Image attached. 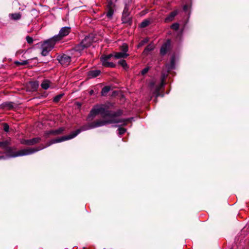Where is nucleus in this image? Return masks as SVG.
<instances>
[{"label":"nucleus","mask_w":249,"mask_h":249,"mask_svg":"<svg viewBox=\"0 0 249 249\" xmlns=\"http://www.w3.org/2000/svg\"><path fill=\"white\" fill-rule=\"evenodd\" d=\"M59 62L64 67H67L71 62V57L66 54L59 55L57 57Z\"/></svg>","instance_id":"obj_7"},{"label":"nucleus","mask_w":249,"mask_h":249,"mask_svg":"<svg viewBox=\"0 0 249 249\" xmlns=\"http://www.w3.org/2000/svg\"><path fill=\"white\" fill-rule=\"evenodd\" d=\"M71 31V28L68 26L62 27L59 31L58 35L52 37L56 42L61 40L65 37L67 36Z\"/></svg>","instance_id":"obj_6"},{"label":"nucleus","mask_w":249,"mask_h":249,"mask_svg":"<svg viewBox=\"0 0 249 249\" xmlns=\"http://www.w3.org/2000/svg\"><path fill=\"white\" fill-rule=\"evenodd\" d=\"M40 141V138L36 137L29 140H23L21 142L23 144L27 145H33L36 143H39Z\"/></svg>","instance_id":"obj_10"},{"label":"nucleus","mask_w":249,"mask_h":249,"mask_svg":"<svg viewBox=\"0 0 249 249\" xmlns=\"http://www.w3.org/2000/svg\"><path fill=\"white\" fill-rule=\"evenodd\" d=\"M56 43V42L53 37L45 41L41 45V55L44 56H47L49 52L53 48Z\"/></svg>","instance_id":"obj_4"},{"label":"nucleus","mask_w":249,"mask_h":249,"mask_svg":"<svg viewBox=\"0 0 249 249\" xmlns=\"http://www.w3.org/2000/svg\"><path fill=\"white\" fill-rule=\"evenodd\" d=\"M26 40H27V42L30 44L32 43L33 42V39L32 37H31L29 36H27L26 37Z\"/></svg>","instance_id":"obj_38"},{"label":"nucleus","mask_w":249,"mask_h":249,"mask_svg":"<svg viewBox=\"0 0 249 249\" xmlns=\"http://www.w3.org/2000/svg\"><path fill=\"white\" fill-rule=\"evenodd\" d=\"M188 8V6L187 5H184V6H183V10H184L185 12H186V11H187Z\"/></svg>","instance_id":"obj_39"},{"label":"nucleus","mask_w":249,"mask_h":249,"mask_svg":"<svg viewBox=\"0 0 249 249\" xmlns=\"http://www.w3.org/2000/svg\"><path fill=\"white\" fill-rule=\"evenodd\" d=\"M171 47V40L168 39L161 47L160 50V53L162 55H165L168 51L170 49Z\"/></svg>","instance_id":"obj_11"},{"label":"nucleus","mask_w":249,"mask_h":249,"mask_svg":"<svg viewBox=\"0 0 249 249\" xmlns=\"http://www.w3.org/2000/svg\"><path fill=\"white\" fill-rule=\"evenodd\" d=\"M122 20L123 23H131V19L129 16H122Z\"/></svg>","instance_id":"obj_24"},{"label":"nucleus","mask_w":249,"mask_h":249,"mask_svg":"<svg viewBox=\"0 0 249 249\" xmlns=\"http://www.w3.org/2000/svg\"><path fill=\"white\" fill-rule=\"evenodd\" d=\"M100 71L95 70H92L88 72V76L89 78H94L98 76L100 74Z\"/></svg>","instance_id":"obj_18"},{"label":"nucleus","mask_w":249,"mask_h":249,"mask_svg":"<svg viewBox=\"0 0 249 249\" xmlns=\"http://www.w3.org/2000/svg\"><path fill=\"white\" fill-rule=\"evenodd\" d=\"M118 131L119 135H122L124 134L126 132V129L124 128L119 127L118 129Z\"/></svg>","instance_id":"obj_32"},{"label":"nucleus","mask_w":249,"mask_h":249,"mask_svg":"<svg viewBox=\"0 0 249 249\" xmlns=\"http://www.w3.org/2000/svg\"><path fill=\"white\" fill-rule=\"evenodd\" d=\"M171 28L175 31H177L179 28V24L178 23H175L171 26Z\"/></svg>","instance_id":"obj_33"},{"label":"nucleus","mask_w":249,"mask_h":249,"mask_svg":"<svg viewBox=\"0 0 249 249\" xmlns=\"http://www.w3.org/2000/svg\"><path fill=\"white\" fill-rule=\"evenodd\" d=\"M39 84L37 81L30 82L28 84V88L30 89V91H34L37 90Z\"/></svg>","instance_id":"obj_15"},{"label":"nucleus","mask_w":249,"mask_h":249,"mask_svg":"<svg viewBox=\"0 0 249 249\" xmlns=\"http://www.w3.org/2000/svg\"><path fill=\"white\" fill-rule=\"evenodd\" d=\"M122 16H129V8L126 4L123 10Z\"/></svg>","instance_id":"obj_28"},{"label":"nucleus","mask_w":249,"mask_h":249,"mask_svg":"<svg viewBox=\"0 0 249 249\" xmlns=\"http://www.w3.org/2000/svg\"><path fill=\"white\" fill-rule=\"evenodd\" d=\"M119 64L121 65L124 69L127 68V64L124 60H121L118 62Z\"/></svg>","instance_id":"obj_30"},{"label":"nucleus","mask_w":249,"mask_h":249,"mask_svg":"<svg viewBox=\"0 0 249 249\" xmlns=\"http://www.w3.org/2000/svg\"><path fill=\"white\" fill-rule=\"evenodd\" d=\"M85 48H86L81 42L80 43L75 46V47L73 48V50L77 52L80 55L81 52L83 51Z\"/></svg>","instance_id":"obj_17"},{"label":"nucleus","mask_w":249,"mask_h":249,"mask_svg":"<svg viewBox=\"0 0 249 249\" xmlns=\"http://www.w3.org/2000/svg\"><path fill=\"white\" fill-rule=\"evenodd\" d=\"M64 93H61L55 96L53 99V102L54 103L58 102L64 96Z\"/></svg>","instance_id":"obj_26"},{"label":"nucleus","mask_w":249,"mask_h":249,"mask_svg":"<svg viewBox=\"0 0 249 249\" xmlns=\"http://www.w3.org/2000/svg\"><path fill=\"white\" fill-rule=\"evenodd\" d=\"M89 93L90 95H93V93H94V90H92V89L90 90L89 91Z\"/></svg>","instance_id":"obj_40"},{"label":"nucleus","mask_w":249,"mask_h":249,"mask_svg":"<svg viewBox=\"0 0 249 249\" xmlns=\"http://www.w3.org/2000/svg\"><path fill=\"white\" fill-rule=\"evenodd\" d=\"M149 21L148 20L145 19L141 22L140 26L141 28H144L147 26L149 24Z\"/></svg>","instance_id":"obj_29"},{"label":"nucleus","mask_w":249,"mask_h":249,"mask_svg":"<svg viewBox=\"0 0 249 249\" xmlns=\"http://www.w3.org/2000/svg\"><path fill=\"white\" fill-rule=\"evenodd\" d=\"M175 60L174 56H172L170 64L168 65L167 66L168 67V70H172L175 68Z\"/></svg>","instance_id":"obj_21"},{"label":"nucleus","mask_w":249,"mask_h":249,"mask_svg":"<svg viewBox=\"0 0 249 249\" xmlns=\"http://www.w3.org/2000/svg\"><path fill=\"white\" fill-rule=\"evenodd\" d=\"M113 56L112 54L102 56L101 57V61L102 62V65L106 67L114 68L116 66L115 64L108 61V60Z\"/></svg>","instance_id":"obj_8"},{"label":"nucleus","mask_w":249,"mask_h":249,"mask_svg":"<svg viewBox=\"0 0 249 249\" xmlns=\"http://www.w3.org/2000/svg\"><path fill=\"white\" fill-rule=\"evenodd\" d=\"M164 80L165 76L164 75H162L161 79V82L160 84H159L158 85H157L155 87L154 83H151L150 84L151 91L153 93V94L155 96L156 98H157L158 97L161 95V94L160 93V91L161 89H162L164 87L165 84Z\"/></svg>","instance_id":"obj_5"},{"label":"nucleus","mask_w":249,"mask_h":249,"mask_svg":"<svg viewBox=\"0 0 249 249\" xmlns=\"http://www.w3.org/2000/svg\"><path fill=\"white\" fill-rule=\"evenodd\" d=\"M16 63L18 64L21 65H26L29 63V60H26L22 61L21 62L17 61L16 62Z\"/></svg>","instance_id":"obj_34"},{"label":"nucleus","mask_w":249,"mask_h":249,"mask_svg":"<svg viewBox=\"0 0 249 249\" xmlns=\"http://www.w3.org/2000/svg\"><path fill=\"white\" fill-rule=\"evenodd\" d=\"M110 90V87L109 86H105L104 87L101 91V95L102 96H106L108 91Z\"/></svg>","instance_id":"obj_22"},{"label":"nucleus","mask_w":249,"mask_h":249,"mask_svg":"<svg viewBox=\"0 0 249 249\" xmlns=\"http://www.w3.org/2000/svg\"><path fill=\"white\" fill-rule=\"evenodd\" d=\"M51 82L48 80H44L41 84V88L44 89H47L50 86Z\"/></svg>","instance_id":"obj_20"},{"label":"nucleus","mask_w":249,"mask_h":249,"mask_svg":"<svg viewBox=\"0 0 249 249\" xmlns=\"http://www.w3.org/2000/svg\"><path fill=\"white\" fill-rule=\"evenodd\" d=\"M64 130V128L60 127L57 129L47 131L45 132V134L46 136V137L50 135L59 134L62 133Z\"/></svg>","instance_id":"obj_13"},{"label":"nucleus","mask_w":249,"mask_h":249,"mask_svg":"<svg viewBox=\"0 0 249 249\" xmlns=\"http://www.w3.org/2000/svg\"><path fill=\"white\" fill-rule=\"evenodd\" d=\"M149 68L148 67H147L145 68H144L142 71H141V74L142 75H145L149 71Z\"/></svg>","instance_id":"obj_37"},{"label":"nucleus","mask_w":249,"mask_h":249,"mask_svg":"<svg viewBox=\"0 0 249 249\" xmlns=\"http://www.w3.org/2000/svg\"><path fill=\"white\" fill-rule=\"evenodd\" d=\"M122 114V111L120 110L114 112L108 109L107 106L101 104L97 105L93 107L89 114L87 120H92L97 114H100L103 118L107 117H114L120 116Z\"/></svg>","instance_id":"obj_3"},{"label":"nucleus","mask_w":249,"mask_h":249,"mask_svg":"<svg viewBox=\"0 0 249 249\" xmlns=\"http://www.w3.org/2000/svg\"><path fill=\"white\" fill-rule=\"evenodd\" d=\"M148 40L147 38H144L142 40L139 44V47H141L143 46L144 44L148 42Z\"/></svg>","instance_id":"obj_36"},{"label":"nucleus","mask_w":249,"mask_h":249,"mask_svg":"<svg viewBox=\"0 0 249 249\" xmlns=\"http://www.w3.org/2000/svg\"><path fill=\"white\" fill-rule=\"evenodd\" d=\"M3 130L5 132H8L9 131V127L8 124L7 123L3 124Z\"/></svg>","instance_id":"obj_35"},{"label":"nucleus","mask_w":249,"mask_h":249,"mask_svg":"<svg viewBox=\"0 0 249 249\" xmlns=\"http://www.w3.org/2000/svg\"><path fill=\"white\" fill-rule=\"evenodd\" d=\"M128 121L129 119H115L114 118H111L108 121L98 120L90 124L82 126L80 128L72 132L68 135L64 136L60 138L50 140V142L48 144V146H50L52 144L55 143L60 142L73 139L77 136L81 131L102 126L107 124L122 123V125H125L126 124V122Z\"/></svg>","instance_id":"obj_1"},{"label":"nucleus","mask_w":249,"mask_h":249,"mask_svg":"<svg viewBox=\"0 0 249 249\" xmlns=\"http://www.w3.org/2000/svg\"><path fill=\"white\" fill-rule=\"evenodd\" d=\"M11 145L10 140L0 142V148H1L4 151Z\"/></svg>","instance_id":"obj_16"},{"label":"nucleus","mask_w":249,"mask_h":249,"mask_svg":"<svg viewBox=\"0 0 249 249\" xmlns=\"http://www.w3.org/2000/svg\"><path fill=\"white\" fill-rule=\"evenodd\" d=\"M178 10L177 9L172 12L165 19V22H170L172 21L176 16L178 13Z\"/></svg>","instance_id":"obj_14"},{"label":"nucleus","mask_w":249,"mask_h":249,"mask_svg":"<svg viewBox=\"0 0 249 249\" xmlns=\"http://www.w3.org/2000/svg\"><path fill=\"white\" fill-rule=\"evenodd\" d=\"M93 41V39L90 36H86L84 39L82 40L81 42L85 46V47L87 48L89 47L92 42Z\"/></svg>","instance_id":"obj_12"},{"label":"nucleus","mask_w":249,"mask_h":249,"mask_svg":"<svg viewBox=\"0 0 249 249\" xmlns=\"http://www.w3.org/2000/svg\"><path fill=\"white\" fill-rule=\"evenodd\" d=\"M114 7L115 4L113 2L110 0H108V4L107 5V12L106 13V17L109 19H111L112 18L114 14Z\"/></svg>","instance_id":"obj_9"},{"label":"nucleus","mask_w":249,"mask_h":249,"mask_svg":"<svg viewBox=\"0 0 249 249\" xmlns=\"http://www.w3.org/2000/svg\"><path fill=\"white\" fill-rule=\"evenodd\" d=\"M50 142V141L48 142L46 145L44 146L40 145L36 148L28 147L20 149L18 151H14L11 147L9 146L3 152H0V160L31 155L48 147L49 146H48V145Z\"/></svg>","instance_id":"obj_2"},{"label":"nucleus","mask_w":249,"mask_h":249,"mask_svg":"<svg viewBox=\"0 0 249 249\" xmlns=\"http://www.w3.org/2000/svg\"><path fill=\"white\" fill-rule=\"evenodd\" d=\"M4 107H7L9 109H11L14 107V103L12 102H7L2 104Z\"/></svg>","instance_id":"obj_23"},{"label":"nucleus","mask_w":249,"mask_h":249,"mask_svg":"<svg viewBox=\"0 0 249 249\" xmlns=\"http://www.w3.org/2000/svg\"><path fill=\"white\" fill-rule=\"evenodd\" d=\"M121 52L126 53L128 50V45L124 43L121 47Z\"/></svg>","instance_id":"obj_27"},{"label":"nucleus","mask_w":249,"mask_h":249,"mask_svg":"<svg viewBox=\"0 0 249 249\" xmlns=\"http://www.w3.org/2000/svg\"><path fill=\"white\" fill-rule=\"evenodd\" d=\"M154 49V46L152 44H149L146 46L145 48L144 52H148Z\"/></svg>","instance_id":"obj_31"},{"label":"nucleus","mask_w":249,"mask_h":249,"mask_svg":"<svg viewBox=\"0 0 249 249\" xmlns=\"http://www.w3.org/2000/svg\"><path fill=\"white\" fill-rule=\"evenodd\" d=\"M129 54L127 53L123 52H117L114 53V56L116 59H120L122 58H126Z\"/></svg>","instance_id":"obj_19"},{"label":"nucleus","mask_w":249,"mask_h":249,"mask_svg":"<svg viewBox=\"0 0 249 249\" xmlns=\"http://www.w3.org/2000/svg\"><path fill=\"white\" fill-rule=\"evenodd\" d=\"M10 17L14 20H18L21 18V15L19 13H14L11 14Z\"/></svg>","instance_id":"obj_25"}]
</instances>
